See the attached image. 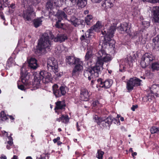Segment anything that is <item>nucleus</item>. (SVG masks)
I'll return each instance as SVG.
<instances>
[{
  "label": "nucleus",
  "instance_id": "59",
  "mask_svg": "<svg viewBox=\"0 0 159 159\" xmlns=\"http://www.w3.org/2000/svg\"><path fill=\"white\" fill-rule=\"evenodd\" d=\"M3 5H2L1 2H0V10L3 9Z\"/></svg>",
  "mask_w": 159,
  "mask_h": 159
},
{
  "label": "nucleus",
  "instance_id": "9",
  "mask_svg": "<svg viewBox=\"0 0 159 159\" xmlns=\"http://www.w3.org/2000/svg\"><path fill=\"white\" fill-rule=\"evenodd\" d=\"M35 16V12L33 8L31 6L23 11L22 16L25 21H30Z\"/></svg>",
  "mask_w": 159,
  "mask_h": 159
},
{
  "label": "nucleus",
  "instance_id": "15",
  "mask_svg": "<svg viewBox=\"0 0 159 159\" xmlns=\"http://www.w3.org/2000/svg\"><path fill=\"white\" fill-rule=\"evenodd\" d=\"M89 93L87 89L84 88H82L81 89L80 97L82 101H87L89 97Z\"/></svg>",
  "mask_w": 159,
  "mask_h": 159
},
{
  "label": "nucleus",
  "instance_id": "12",
  "mask_svg": "<svg viewBox=\"0 0 159 159\" xmlns=\"http://www.w3.org/2000/svg\"><path fill=\"white\" fill-rule=\"evenodd\" d=\"M154 59L153 56L150 53H146L142 57L140 65L143 68H145Z\"/></svg>",
  "mask_w": 159,
  "mask_h": 159
},
{
  "label": "nucleus",
  "instance_id": "8",
  "mask_svg": "<svg viewBox=\"0 0 159 159\" xmlns=\"http://www.w3.org/2000/svg\"><path fill=\"white\" fill-rule=\"evenodd\" d=\"M83 63L80 59L78 58L76 59L73 64L74 67L72 74L73 76H77L79 75L80 72L83 70Z\"/></svg>",
  "mask_w": 159,
  "mask_h": 159
},
{
  "label": "nucleus",
  "instance_id": "37",
  "mask_svg": "<svg viewBox=\"0 0 159 159\" xmlns=\"http://www.w3.org/2000/svg\"><path fill=\"white\" fill-rule=\"evenodd\" d=\"M63 11H64L65 13L68 15L71 14V10L69 7H66L63 9Z\"/></svg>",
  "mask_w": 159,
  "mask_h": 159
},
{
  "label": "nucleus",
  "instance_id": "23",
  "mask_svg": "<svg viewBox=\"0 0 159 159\" xmlns=\"http://www.w3.org/2000/svg\"><path fill=\"white\" fill-rule=\"evenodd\" d=\"M114 1V0H105L102 4V6L106 9L111 8L113 5Z\"/></svg>",
  "mask_w": 159,
  "mask_h": 159
},
{
  "label": "nucleus",
  "instance_id": "57",
  "mask_svg": "<svg viewBox=\"0 0 159 159\" xmlns=\"http://www.w3.org/2000/svg\"><path fill=\"white\" fill-rule=\"evenodd\" d=\"M8 7L9 8V9H10V7H11V8L12 9H14L15 8V4L13 3L11 4L10 5V6H8ZM9 11L10 12V10H9Z\"/></svg>",
  "mask_w": 159,
  "mask_h": 159
},
{
  "label": "nucleus",
  "instance_id": "39",
  "mask_svg": "<svg viewBox=\"0 0 159 159\" xmlns=\"http://www.w3.org/2000/svg\"><path fill=\"white\" fill-rule=\"evenodd\" d=\"M61 21V19H60V20L58 19V20L56 22V24L55 25V26L56 27V28H61L62 27L63 24H61V25H60V22Z\"/></svg>",
  "mask_w": 159,
  "mask_h": 159
},
{
  "label": "nucleus",
  "instance_id": "63",
  "mask_svg": "<svg viewBox=\"0 0 159 159\" xmlns=\"http://www.w3.org/2000/svg\"><path fill=\"white\" fill-rule=\"evenodd\" d=\"M89 13V11L88 10H85L84 11V13L85 14H88Z\"/></svg>",
  "mask_w": 159,
  "mask_h": 159
},
{
  "label": "nucleus",
  "instance_id": "6",
  "mask_svg": "<svg viewBox=\"0 0 159 159\" xmlns=\"http://www.w3.org/2000/svg\"><path fill=\"white\" fill-rule=\"evenodd\" d=\"M47 67L48 70L54 72L57 77L61 76L60 74L58 72L57 62L54 58H50L48 59Z\"/></svg>",
  "mask_w": 159,
  "mask_h": 159
},
{
  "label": "nucleus",
  "instance_id": "24",
  "mask_svg": "<svg viewBox=\"0 0 159 159\" xmlns=\"http://www.w3.org/2000/svg\"><path fill=\"white\" fill-rule=\"evenodd\" d=\"M67 36L65 35H57V37L54 39V41L55 42H62L65 41L67 39Z\"/></svg>",
  "mask_w": 159,
  "mask_h": 159
},
{
  "label": "nucleus",
  "instance_id": "40",
  "mask_svg": "<svg viewBox=\"0 0 159 159\" xmlns=\"http://www.w3.org/2000/svg\"><path fill=\"white\" fill-rule=\"evenodd\" d=\"M11 135L12 134H11L10 136L8 137V139L9 140V141H8L7 143L10 146L12 145L13 143V142L12 141V138L11 137Z\"/></svg>",
  "mask_w": 159,
  "mask_h": 159
},
{
  "label": "nucleus",
  "instance_id": "28",
  "mask_svg": "<svg viewBox=\"0 0 159 159\" xmlns=\"http://www.w3.org/2000/svg\"><path fill=\"white\" fill-rule=\"evenodd\" d=\"M151 69L153 71L159 70V62H153L151 65Z\"/></svg>",
  "mask_w": 159,
  "mask_h": 159
},
{
  "label": "nucleus",
  "instance_id": "31",
  "mask_svg": "<svg viewBox=\"0 0 159 159\" xmlns=\"http://www.w3.org/2000/svg\"><path fill=\"white\" fill-rule=\"evenodd\" d=\"M102 27V23L101 22L98 21L96 24L93 26V29L95 32H98L99 30Z\"/></svg>",
  "mask_w": 159,
  "mask_h": 159
},
{
  "label": "nucleus",
  "instance_id": "49",
  "mask_svg": "<svg viewBox=\"0 0 159 159\" xmlns=\"http://www.w3.org/2000/svg\"><path fill=\"white\" fill-rule=\"evenodd\" d=\"M88 31H87L85 33V36L86 37V38H89L91 35Z\"/></svg>",
  "mask_w": 159,
  "mask_h": 159
},
{
  "label": "nucleus",
  "instance_id": "47",
  "mask_svg": "<svg viewBox=\"0 0 159 159\" xmlns=\"http://www.w3.org/2000/svg\"><path fill=\"white\" fill-rule=\"evenodd\" d=\"M18 87L19 89H20L21 90H25V87L24 86H23V85H19V84H18Z\"/></svg>",
  "mask_w": 159,
  "mask_h": 159
},
{
  "label": "nucleus",
  "instance_id": "62",
  "mask_svg": "<svg viewBox=\"0 0 159 159\" xmlns=\"http://www.w3.org/2000/svg\"><path fill=\"white\" fill-rule=\"evenodd\" d=\"M17 157L16 155H14L11 159H17Z\"/></svg>",
  "mask_w": 159,
  "mask_h": 159
},
{
  "label": "nucleus",
  "instance_id": "45",
  "mask_svg": "<svg viewBox=\"0 0 159 159\" xmlns=\"http://www.w3.org/2000/svg\"><path fill=\"white\" fill-rule=\"evenodd\" d=\"M143 2L146 1L151 3H154L159 2V0H142Z\"/></svg>",
  "mask_w": 159,
  "mask_h": 159
},
{
  "label": "nucleus",
  "instance_id": "14",
  "mask_svg": "<svg viewBox=\"0 0 159 159\" xmlns=\"http://www.w3.org/2000/svg\"><path fill=\"white\" fill-rule=\"evenodd\" d=\"M130 27L128 24L126 22H124L120 25V26L118 28L119 30L120 31H124L127 33L129 35H130Z\"/></svg>",
  "mask_w": 159,
  "mask_h": 159
},
{
  "label": "nucleus",
  "instance_id": "3",
  "mask_svg": "<svg viewBox=\"0 0 159 159\" xmlns=\"http://www.w3.org/2000/svg\"><path fill=\"white\" fill-rule=\"evenodd\" d=\"M34 80L32 85L35 89L40 87L41 80L43 83L46 84L51 81L52 79L51 73L46 71H41L39 74L34 73Z\"/></svg>",
  "mask_w": 159,
  "mask_h": 159
},
{
  "label": "nucleus",
  "instance_id": "64",
  "mask_svg": "<svg viewBox=\"0 0 159 159\" xmlns=\"http://www.w3.org/2000/svg\"><path fill=\"white\" fill-rule=\"evenodd\" d=\"M9 116L10 119H11L12 120H14V118L12 116Z\"/></svg>",
  "mask_w": 159,
  "mask_h": 159
},
{
  "label": "nucleus",
  "instance_id": "5",
  "mask_svg": "<svg viewBox=\"0 0 159 159\" xmlns=\"http://www.w3.org/2000/svg\"><path fill=\"white\" fill-rule=\"evenodd\" d=\"M112 116H111L106 117H99L95 115L93 117V119L95 122L102 128L107 127L109 128L112 123Z\"/></svg>",
  "mask_w": 159,
  "mask_h": 159
},
{
  "label": "nucleus",
  "instance_id": "61",
  "mask_svg": "<svg viewBox=\"0 0 159 159\" xmlns=\"http://www.w3.org/2000/svg\"><path fill=\"white\" fill-rule=\"evenodd\" d=\"M76 127H77V129L78 131H80V129L79 128V127L78 126V122H77V123H76Z\"/></svg>",
  "mask_w": 159,
  "mask_h": 159
},
{
  "label": "nucleus",
  "instance_id": "19",
  "mask_svg": "<svg viewBox=\"0 0 159 159\" xmlns=\"http://www.w3.org/2000/svg\"><path fill=\"white\" fill-rule=\"evenodd\" d=\"M56 106L54 108L56 112H57V110L65 109L66 104L64 101H58L55 103Z\"/></svg>",
  "mask_w": 159,
  "mask_h": 159
},
{
  "label": "nucleus",
  "instance_id": "60",
  "mask_svg": "<svg viewBox=\"0 0 159 159\" xmlns=\"http://www.w3.org/2000/svg\"><path fill=\"white\" fill-rule=\"evenodd\" d=\"M137 155V152H133V153H132V156L134 157V156H136Z\"/></svg>",
  "mask_w": 159,
  "mask_h": 159
},
{
  "label": "nucleus",
  "instance_id": "16",
  "mask_svg": "<svg viewBox=\"0 0 159 159\" xmlns=\"http://www.w3.org/2000/svg\"><path fill=\"white\" fill-rule=\"evenodd\" d=\"M29 67L33 70L36 69L39 66L37 63V60L34 58H31L28 61Z\"/></svg>",
  "mask_w": 159,
  "mask_h": 159
},
{
  "label": "nucleus",
  "instance_id": "32",
  "mask_svg": "<svg viewBox=\"0 0 159 159\" xmlns=\"http://www.w3.org/2000/svg\"><path fill=\"white\" fill-rule=\"evenodd\" d=\"M77 3L81 8L84 7L87 4L86 0H78Z\"/></svg>",
  "mask_w": 159,
  "mask_h": 159
},
{
  "label": "nucleus",
  "instance_id": "48",
  "mask_svg": "<svg viewBox=\"0 0 159 159\" xmlns=\"http://www.w3.org/2000/svg\"><path fill=\"white\" fill-rule=\"evenodd\" d=\"M87 31H88L90 34L93 33L95 31L93 29V27L91 29H88Z\"/></svg>",
  "mask_w": 159,
  "mask_h": 159
},
{
  "label": "nucleus",
  "instance_id": "44",
  "mask_svg": "<svg viewBox=\"0 0 159 159\" xmlns=\"http://www.w3.org/2000/svg\"><path fill=\"white\" fill-rule=\"evenodd\" d=\"M3 5L5 7L8 6L9 5V0H3Z\"/></svg>",
  "mask_w": 159,
  "mask_h": 159
},
{
  "label": "nucleus",
  "instance_id": "50",
  "mask_svg": "<svg viewBox=\"0 0 159 159\" xmlns=\"http://www.w3.org/2000/svg\"><path fill=\"white\" fill-rule=\"evenodd\" d=\"M60 139V137H57L56 138L54 139L53 140V142L54 143H56L57 141Z\"/></svg>",
  "mask_w": 159,
  "mask_h": 159
},
{
  "label": "nucleus",
  "instance_id": "27",
  "mask_svg": "<svg viewBox=\"0 0 159 159\" xmlns=\"http://www.w3.org/2000/svg\"><path fill=\"white\" fill-rule=\"evenodd\" d=\"M155 49L159 50V34L152 39Z\"/></svg>",
  "mask_w": 159,
  "mask_h": 159
},
{
  "label": "nucleus",
  "instance_id": "13",
  "mask_svg": "<svg viewBox=\"0 0 159 159\" xmlns=\"http://www.w3.org/2000/svg\"><path fill=\"white\" fill-rule=\"evenodd\" d=\"M99 86L105 89H108L111 87L113 83L112 80H107L102 81L101 79L98 80Z\"/></svg>",
  "mask_w": 159,
  "mask_h": 159
},
{
  "label": "nucleus",
  "instance_id": "4",
  "mask_svg": "<svg viewBox=\"0 0 159 159\" xmlns=\"http://www.w3.org/2000/svg\"><path fill=\"white\" fill-rule=\"evenodd\" d=\"M115 20L112 19L111 20H110L109 22L110 23V24H113V25L109 26L107 29H104V30L101 31L102 34L104 35L103 37H101V40H100V44L101 45L102 43V45L103 44H107L110 41H112V43H115L114 40H112V38L114 36V34L115 31L116 30V25L114 23Z\"/></svg>",
  "mask_w": 159,
  "mask_h": 159
},
{
  "label": "nucleus",
  "instance_id": "10",
  "mask_svg": "<svg viewBox=\"0 0 159 159\" xmlns=\"http://www.w3.org/2000/svg\"><path fill=\"white\" fill-rule=\"evenodd\" d=\"M58 87L57 84H55L52 86L53 93L57 98L65 95L67 89L65 85L61 86L59 89H58Z\"/></svg>",
  "mask_w": 159,
  "mask_h": 159
},
{
  "label": "nucleus",
  "instance_id": "56",
  "mask_svg": "<svg viewBox=\"0 0 159 159\" xmlns=\"http://www.w3.org/2000/svg\"><path fill=\"white\" fill-rule=\"evenodd\" d=\"M86 39L85 35H82L80 38V39L81 41H83Z\"/></svg>",
  "mask_w": 159,
  "mask_h": 159
},
{
  "label": "nucleus",
  "instance_id": "22",
  "mask_svg": "<svg viewBox=\"0 0 159 159\" xmlns=\"http://www.w3.org/2000/svg\"><path fill=\"white\" fill-rule=\"evenodd\" d=\"M77 57L72 56H67L66 59V62L67 64L72 66L73 65Z\"/></svg>",
  "mask_w": 159,
  "mask_h": 159
},
{
  "label": "nucleus",
  "instance_id": "38",
  "mask_svg": "<svg viewBox=\"0 0 159 159\" xmlns=\"http://www.w3.org/2000/svg\"><path fill=\"white\" fill-rule=\"evenodd\" d=\"M147 39V37L146 36L143 38V35H142L141 37L139 38V40L141 43L144 44L146 43Z\"/></svg>",
  "mask_w": 159,
  "mask_h": 159
},
{
  "label": "nucleus",
  "instance_id": "52",
  "mask_svg": "<svg viewBox=\"0 0 159 159\" xmlns=\"http://www.w3.org/2000/svg\"><path fill=\"white\" fill-rule=\"evenodd\" d=\"M99 103V102L98 101H96L94 102L92 104L93 106V107L96 106Z\"/></svg>",
  "mask_w": 159,
  "mask_h": 159
},
{
  "label": "nucleus",
  "instance_id": "2",
  "mask_svg": "<svg viewBox=\"0 0 159 159\" xmlns=\"http://www.w3.org/2000/svg\"><path fill=\"white\" fill-rule=\"evenodd\" d=\"M54 38V36L50 32L44 33L38 40L37 46V50L41 53H43L45 52L46 49H50L52 40Z\"/></svg>",
  "mask_w": 159,
  "mask_h": 159
},
{
  "label": "nucleus",
  "instance_id": "35",
  "mask_svg": "<svg viewBox=\"0 0 159 159\" xmlns=\"http://www.w3.org/2000/svg\"><path fill=\"white\" fill-rule=\"evenodd\" d=\"M150 131L151 133L152 134L159 133V128H157L156 127H152L151 128Z\"/></svg>",
  "mask_w": 159,
  "mask_h": 159
},
{
  "label": "nucleus",
  "instance_id": "54",
  "mask_svg": "<svg viewBox=\"0 0 159 159\" xmlns=\"http://www.w3.org/2000/svg\"><path fill=\"white\" fill-rule=\"evenodd\" d=\"M159 88V86H157L156 84L153 85L151 87V89H153V88L158 89Z\"/></svg>",
  "mask_w": 159,
  "mask_h": 159
},
{
  "label": "nucleus",
  "instance_id": "1",
  "mask_svg": "<svg viewBox=\"0 0 159 159\" xmlns=\"http://www.w3.org/2000/svg\"><path fill=\"white\" fill-rule=\"evenodd\" d=\"M97 56V58L95 66L91 69L84 70V75L86 77H88L89 79H90L91 78L99 76L103 68L104 62L110 61L112 59L111 56L110 54H107L103 49H101L98 51Z\"/></svg>",
  "mask_w": 159,
  "mask_h": 159
},
{
  "label": "nucleus",
  "instance_id": "34",
  "mask_svg": "<svg viewBox=\"0 0 159 159\" xmlns=\"http://www.w3.org/2000/svg\"><path fill=\"white\" fill-rule=\"evenodd\" d=\"M104 153V152L101 150H98L97 153L96 155V157L98 159H102V157Z\"/></svg>",
  "mask_w": 159,
  "mask_h": 159
},
{
  "label": "nucleus",
  "instance_id": "29",
  "mask_svg": "<svg viewBox=\"0 0 159 159\" xmlns=\"http://www.w3.org/2000/svg\"><path fill=\"white\" fill-rule=\"evenodd\" d=\"M42 21L41 18H39L37 19H34L33 21V23L34 26L35 28H38L42 24Z\"/></svg>",
  "mask_w": 159,
  "mask_h": 159
},
{
  "label": "nucleus",
  "instance_id": "7",
  "mask_svg": "<svg viewBox=\"0 0 159 159\" xmlns=\"http://www.w3.org/2000/svg\"><path fill=\"white\" fill-rule=\"evenodd\" d=\"M142 81L139 78L134 77L131 78L126 83V88L129 91L132 90L134 87H138L142 85Z\"/></svg>",
  "mask_w": 159,
  "mask_h": 159
},
{
  "label": "nucleus",
  "instance_id": "42",
  "mask_svg": "<svg viewBox=\"0 0 159 159\" xmlns=\"http://www.w3.org/2000/svg\"><path fill=\"white\" fill-rule=\"evenodd\" d=\"M13 64V63L12 61V60H11L10 59H8L7 61V66L10 67V66H11Z\"/></svg>",
  "mask_w": 159,
  "mask_h": 159
},
{
  "label": "nucleus",
  "instance_id": "30",
  "mask_svg": "<svg viewBox=\"0 0 159 159\" xmlns=\"http://www.w3.org/2000/svg\"><path fill=\"white\" fill-rule=\"evenodd\" d=\"M93 16L91 15H88L85 18V22L87 25H90L93 21Z\"/></svg>",
  "mask_w": 159,
  "mask_h": 159
},
{
  "label": "nucleus",
  "instance_id": "41",
  "mask_svg": "<svg viewBox=\"0 0 159 159\" xmlns=\"http://www.w3.org/2000/svg\"><path fill=\"white\" fill-rule=\"evenodd\" d=\"M142 25L145 28H148L150 26V23L148 21H143Z\"/></svg>",
  "mask_w": 159,
  "mask_h": 159
},
{
  "label": "nucleus",
  "instance_id": "53",
  "mask_svg": "<svg viewBox=\"0 0 159 159\" xmlns=\"http://www.w3.org/2000/svg\"><path fill=\"white\" fill-rule=\"evenodd\" d=\"M137 105H133L132 107H131V109L133 111H134L135 110V109L137 108Z\"/></svg>",
  "mask_w": 159,
  "mask_h": 159
},
{
  "label": "nucleus",
  "instance_id": "11",
  "mask_svg": "<svg viewBox=\"0 0 159 159\" xmlns=\"http://www.w3.org/2000/svg\"><path fill=\"white\" fill-rule=\"evenodd\" d=\"M58 87L57 84H55L52 86L53 93L57 98L65 95L67 89L65 85L61 86L59 89H58Z\"/></svg>",
  "mask_w": 159,
  "mask_h": 159
},
{
  "label": "nucleus",
  "instance_id": "51",
  "mask_svg": "<svg viewBox=\"0 0 159 159\" xmlns=\"http://www.w3.org/2000/svg\"><path fill=\"white\" fill-rule=\"evenodd\" d=\"M0 16L1 18L3 19V20H5V18L4 16L3 13L2 12H0Z\"/></svg>",
  "mask_w": 159,
  "mask_h": 159
},
{
  "label": "nucleus",
  "instance_id": "20",
  "mask_svg": "<svg viewBox=\"0 0 159 159\" xmlns=\"http://www.w3.org/2000/svg\"><path fill=\"white\" fill-rule=\"evenodd\" d=\"M153 13V18L155 22L159 21V7H154L152 10Z\"/></svg>",
  "mask_w": 159,
  "mask_h": 159
},
{
  "label": "nucleus",
  "instance_id": "21",
  "mask_svg": "<svg viewBox=\"0 0 159 159\" xmlns=\"http://www.w3.org/2000/svg\"><path fill=\"white\" fill-rule=\"evenodd\" d=\"M70 21L71 24L75 26H77L78 25L81 24L83 21V20L78 19L74 16L71 17Z\"/></svg>",
  "mask_w": 159,
  "mask_h": 159
},
{
  "label": "nucleus",
  "instance_id": "25",
  "mask_svg": "<svg viewBox=\"0 0 159 159\" xmlns=\"http://www.w3.org/2000/svg\"><path fill=\"white\" fill-rule=\"evenodd\" d=\"M56 16L59 20L61 19L62 20V18L66 19L67 18V16L63 11H58L56 14Z\"/></svg>",
  "mask_w": 159,
  "mask_h": 159
},
{
  "label": "nucleus",
  "instance_id": "55",
  "mask_svg": "<svg viewBox=\"0 0 159 159\" xmlns=\"http://www.w3.org/2000/svg\"><path fill=\"white\" fill-rule=\"evenodd\" d=\"M0 159H7V157L5 155L3 154H2L1 155V156L0 157Z\"/></svg>",
  "mask_w": 159,
  "mask_h": 159
},
{
  "label": "nucleus",
  "instance_id": "18",
  "mask_svg": "<svg viewBox=\"0 0 159 159\" xmlns=\"http://www.w3.org/2000/svg\"><path fill=\"white\" fill-rule=\"evenodd\" d=\"M30 75L28 74H22L21 81L22 83L27 87H30L31 84L29 81Z\"/></svg>",
  "mask_w": 159,
  "mask_h": 159
},
{
  "label": "nucleus",
  "instance_id": "26",
  "mask_svg": "<svg viewBox=\"0 0 159 159\" xmlns=\"http://www.w3.org/2000/svg\"><path fill=\"white\" fill-rule=\"evenodd\" d=\"M92 47H90L89 49L88 48L87 49V52L85 56V60L86 61H89L92 57Z\"/></svg>",
  "mask_w": 159,
  "mask_h": 159
},
{
  "label": "nucleus",
  "instance_id": "33",
  "mask_svg": "<svg viewBox=\"0 0 159 159\" xmlns=\"http://www.w3.org/2000/svg\"><path fill=\"white\" fill-rule=\"evenodd\" d=\"M61 120L62 122L65 123H67L69 121V118L67 115H62L60 117Z\"/></svg>",
  "mask_w": 159,
  "mask_h": 159
},
{
  "label": "nucleus",
  "instance_id": "58",
  "mask_svg": "<svg viewBox=\"0 0 159 159\" xmlns=\"http://www.w3.org/2000/svg\"><path fill=\"white\" fill-rule=\"evenodd\" d=\"M92 2L95 3H99L102 0H91Z\"/></svg>",
  "mask_w": 159,
  "mask_h": 159
},
{
  "label": "nucleus",
  "instance_id": "36",
  "mask_svg": "<svg viewBox=\"0 0 159 159\" xmlns=\"http://www.w3.org/2000/svg\"><path fill=\"white\" fill-rule=\"evenodd\" d=\"M0 116L1 117V120L2 121H4L7 119V116L5 113L3 111H2L0 113Z\"/></svg>",
  "mask_w": 159,
  "mask_h": 159
},
{
  "label": "nucleus",
  "instance_id": "46",
  "mask_svg": "<svg viewBox=\"0 0 159 159\" xmlns=\"http://www.w3.org/2000/svg\"><path fill=\"white\" fill-rule=\"evenodd\" d=\"M112 122H113L114 124H116L117 123V124H118V123H120V120L119 119H117L116 118H114L113 117H112Z\"/></svg>",
  "mask_w": 159,
  "mask_h": 159
},
{
  "label": "nucleus",
  "instance_id": "43",
  "mask_svg": "<svg viewBox=\"0 0 159 159\" xmlns=\"http://www.w3.org/2000/svg\"><path fill=\"white\" fill-rule=\"evenodd\" d=\"M84 75V76L86 77V78H88V80H92L91 81V85H93L94 83V81H95V79L97 78V77H98V76L97 77H94V78H91V79H89L88 78V77H86Z\"/></svg>",
  "mask_w": 159,
  "mask_h": 159
},
{
  "label": "nucleus",
  "instance_id": "17",
  "mask_svg": "<svg viewBox=\"0 0 159 159\" xmlns=\"http://www.w3.org/2000/svg\"><path fill=\"white\" fill-rule=\"evenodd\" d=\"M59 1L63 2L64 0H53L55 4L57 3ZM65 3L69 7H71L74 6L77 3V0H65Z\"/></svg>",
  "mask_w": 159,
  "mask_h": 159
}]
</instances>
